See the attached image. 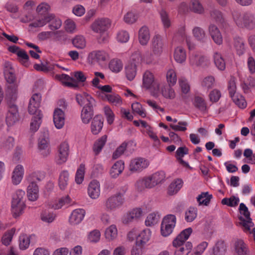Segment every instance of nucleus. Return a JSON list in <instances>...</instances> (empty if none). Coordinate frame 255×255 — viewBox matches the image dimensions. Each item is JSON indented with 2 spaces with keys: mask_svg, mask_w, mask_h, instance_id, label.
I'll return each mask as SVG.
<instances>
[{
  "mask_svg": "<svg viewBox=\"0 0 255 255\" xmlns=\"http://www.w3.org/2000/svg\"><path fill=\"white\" fill-rule=\"evenodd\" d=\"M239 210L241 216L239 217L240 224L242 226V230L247 234L252 233L251 228L254 226V224L250 217V213L247 207L243 203H241Z\"/></svg>",
  "mask_w": 255,
  "mask_h": 255,
  "instance_id": "20e7f679",
  "label": "nucleus"
},
{
  "mask_svg": "<svg viewBox=\"0 0 255 255\" xmlns=\"http://www.w3.org/2000/svg\"><path fill=\"white\" fill-rule=\"evenodd\" d=\"M69 173L67 170L61 171L59 174L58 186L62 190H64L68 184Z\"/></svg>",
  "mask_w": 255,
  "mask_h": 255,
  "instance_id": "e433bc0d",
  "label": "nucleus"
},
{
  "mask_svg": "<svg viewBox=\"0 0 255 255\" xmlns=\"http://www.w3.org/2000/svg\"><path fill=\"white\" fill-rule=\"evenodd\" d=\"M176 218L172 214L167 215L164 217L161 225V234L164 237L170 235L175 226Z\"/></svg>",
  "mask_w": 255,
  "mask_h": 255,
  "instance_id": "423d86ee",
  "label": "nucleus"
},
{
  "mask_svg": "<svg viewBox=\"0 0 255 255\" xmlns=\"http://www.w3.org/2000/svg\"><path fill=\"white\" fill-rule=\"evenodd\" d=\"M234 22L239 27L253 29L255 28V14L251 11H241L234 10L232 11Z\"/></svg>",
  "mask_w": 255,
  "mask_h": 255,
  "instance_id": "f257e3e1",
  "label": "nucleus"
},
{
  "mask_svg": "<svg viewBox=\"0 0 255 255\" xmlns=\"http://www.w3.org/2000/svg\"><path fill=\"white\" fill-rule=\"evenodd\" d=\"M87 192L89 196L92 199H98L101 194L100 182L97 180H92L89 184Z\"/></svg>",
  "mask_w": 255,
  "mask_h": 255,
  "instance_id": "dca6fc26",
  "label": "nucleus"
},
{
  "mask_svg": "<svg viewBox=\"0 0 255 255\" xmlns=\"http://www.w3.org/2000/svg\"><path fill=\"white\" fill-rule=\"evenodd\" d=\"M43 115L41 111H39L36 116H34L30 123V129L31 131L35 132L39 128L42 123Z\"/></svg>",
  "mask_w": 255,
  "mask_h": 255,
  "instance_id": "58836bf2",
  "label": "nucleus"
},
{
  "mask_svg": "<svg viewBox=\"0 0 255 255\" xmlns=\"http://www.w3.org/2000/svg\"><path fill=\"white\" fill-rule=\"evenodd\" d=\"M166 80L170 86H174L177 82V75L175 70L173 69H169L166 73Z\"/></svg>",
  "mask_w": 255,
  "mask_h": 255,
  "instance_id": "13d9d810",
  "label": "nucleus"
},
{
  "mask_svg": "<svg viewBox=\"0 0 255 255\" xmlns=\"http://www.w3.org/2000/svg\"><path fill=\"white\" fill-rule=\"evenodd\" d=\"M71 199L69 196L62 197L58 200H56L52 204V208L58 210L62 207H67L70 204Z\"/></svg>",
  "mask_w": 255,
  "mask_h": 255,
  "instance_id": "c03bdc74",
  "label": "nucleus"
},
{
  "mask_svg": "<svg viewBox=\"0 0 255 255\" xmlns=\"http://www.w3.org/2000/svg\"><path fill=\"white\" fill-rule=\"evenodd\" d=\"M192 34L196 40L201 42H204L206 38L205 31L200 27H194L192 29Z\"/></svg>",
  "mask_w": 255,
  "mask_h": 255,
  "instance_id": "8fccbe9b",
  "label": "nucleus"
},
{
  "mask_svg": "<svg viewBox=\"0 0 255 255\" xmlns=\"http://www.w3.org/2000/svg\"><path fill=\"white\" fill-rule=\"evenodd\" d=\"M234 249L237 255H249L250 254L248 245L242 239H237L235 241Z\"/></svg>",
  "mask_w": 255,
  "mask_h": 255,
  "instance_id": "b1692460",
  "label": "nucleus"
},
{
  "mask_svg": "<svg viewBox=\"0 0 255 255\" xmlns=\"http://www.w3.org/2000/svg\"><path fill=\"white\" fill-rule=\"evenodd\" d=\"M174 58L175 61L182 64L186 60V52L185 49L182 46H177L174 49Z\"/></svg>",
  "mask_w": 255,
  "mask_h": 255,
  "instance_id": "473e14b6",
  "label": "nucleus"
},
{
  "mask_svg": "<svg viewBox=\"0 0 255 255\" xmlns=\"http://www.w3.org/2000/svg\"><path fill=\"white\" fill-rule=\"evenodd\" d=\"M24 202H11V212L13 216L16 218L21 215L25 209Z\"/></svg>",
  "mask_w": 255,
  "mask_h": 255,
  "instance_id": "a19ab883",
  "label": "nucleus"
},
{
  "mask_svg": "<svg viewBox=\"0 0 255 255\" xmlns=\"http://www.w3.org/2000/svg\"><path fill=\"white\" fill-rule=\"evenodd\" d=\"M24 168L21 164L16 165L13 168L11 173V183L14 185L19 184L24 175Z\"/></svg>",
  "mask_w": 255,
  "mask_h": 255,
  "instance_id": "4468645a",
  "label": "nucleus"
},
{
  "mask_svg": "<svg viewBox=\"0 0 255 255\" xmlns=\"http://www.w3.org/2000/svg\"><path fill=\"white\" fill-rule=\"evenodd\" d=\"M135 189L139 191H142L146 188L150 189L154 187L150 176L139 179L135 183Z\"/></svg>",
  "mask_w": 255,
  "mask_h": 255,
  "instance_id": "a878e982",
  "label": "nucleus"
},
{
  "mask_svg": "<svg viewBox=\"0 0 255 255\" xmlns=\"http://www.w3.org/2000/svg\"><path fill=\"white\" fill-rule=\"evenodd\" d=\"M13 144L14 138L9 136L0 143V147L4 150H8L13 147Z\"/></svg>",
  "mask_w": 255,
  "mask_h": 255,
  "instance_id": "774afa93",
  "label": "nucleus"
},
{
  "mask_svg": "<svg viewBox=\"0 0 255 255\" xmlns=\"http://www.w3.org/2000/svg\"><path fill=\"white\" fill-rule=\"evenodd\" d=\"M192 233V229L190 227L183 230L173 241V246H179L185 243V241L189 238Z\"/></svg>",
  "mask_w": 255,
  "mask_h": 255,
  "instance_id": "5701e85b",
  "label": "nucleus"
},
{
  "mask_svg": "<svg viewBox=\"0 0 255 255\" xmlns=\"http://www.w3.org/2000/svg\"><path fill=\"white\" fill-rule=\"evenodd\" d=\"M138 18L137 14L133 11L128 12L124 16V21L129 24L135 23Z\"/></svg>",
  "mask_w": 255,
  "mask_h": 255,
  "instance_id": "69168bd1",
  "label": "nucleus"
},
{
  "mask_svg": "<svg viewBox=\"0 0 255 255\" xmlns=\"http://www.w3.org/2000/svg\"><path fill=\"white\" fill-rule=\"evenodd\" d=\"M150 34L149 28L146 26H142L138 31V39L139 43L142 46H145L148 43Z\"/></svg>",
  "mask_w": 255,
  "mask_h": 255,
  "instance_id": "c85d7f7f",
  "label": "nucleus"
},
{
  "mask_svg": "<svg viewBox=\"0 0 255 255\" xmlns=\"http://www.w3.org/2000/svg\"><path fill=\"white\" fill-rule=\"evenodd\" d=\"M86 212L83 209H76L71 213L69 218V222L71 225L79 224L84 219Z\"/></svg>",
  "mask_w": 255,
  "mask_h": 255,
  "instance_id": "f3484780",
  "label": "nucleus"
},
{
  "mask_svg": "<svg viewBox=\"0 0 255 255\" xmlns=\"http://www.w3.org/2000/svg\"><path fill=\"white\" fill-rule=\"evenodd\" d=\"M159 13L163 28H169L172 25V21L169 13L164 9L160 10Z\"/></svg>",
  "mask_w": 255,
  "mask_h": 255,
  "instance_id": "f704fd0d",
  "label": "nucleus"
},
{
  "mask_svg": "<svg viewBox=\"0 0 255 255\" xmlns=\"http://www.w3.org/2000/svg\"><path fill=\"white\" fill-rule=\"evenodd\" d=\"M76 100L80 106L84 107H91L93 108L95 104V100L87 93L78 94L76 96Z\"/></svg>",
  "mask_w": 255,
  "mask_h": 255,
  "instance_id": "412c9836",
  "label": "nucleus"
},
{
  "mask_svg": "<svg viewBox=\"0 0 255 255\" xmlns=\"http://www.w3.org/2000/svg\"><path fill=\"white\" fill-rule=\"evenodd\" d=\"M136 65L135 63H128L125 66L126 77L129 81L132 80L136 74Z\"/></svg>",
  "mask_w": 255,
  "mask_h": 255,
  "instance_id": "de8ad7c7",
  "label": "nucleus"
},
{
  "mask_svg": "<svg viewBox=\"0 0 255 255\" xmlns=\"http://www.w3.org/2000/svg\"><path fill=\"white\" fill-rule=\"evenodd\" d=\"M143 215L142 210L140 208L133 209L129 212L123 218V223L128 224L140 219Z\"/></svg>",
  "mask_w": 255,
  "mask_h": 255,
  "instance_id": "a211bd4d",
  "label": "nucleus"
},
{
  "mask_svg": "<svg viewBox=\"0 0 255 255\" xmlns=\"http://www.w3.org/2000/svg\"><path fill=\"white\" fill-rule=\"evenodd\" d=\"M85 170V165L83 163L80 164L75 176V181L76 184L80 185L82 183L84 179Z\"/></svg>",
  "mask_w": 255,
  "mask_h": 255,
  "instance_id": "49530a36",
  "label": "nucleus"
},
{
  "mask_svg": "<svg viewBox=\"0 0 255 255\" xmlns=\"http://www.w3.org/2000/svg\"><path fill=\"white\" fill-rule=\"evenodd\" d=\"M44 177V175L42 172L39 171L33 172L29 174L27 177L26 180L30 183L31 182H34L35 181H41Z\"/></svg>",
  "mask_w": 255,
  "mask_h": 255,
  "instance_id": "338daca9",
  "label": "nucleus"
},
{
  "mask_svg": "<svg viewBox=\"0 0 255 255\" xmlns=\"http://www.w3.org/2000/svg\"><path fill=\"white\" fill-rule=\"evenodd\" d=\"M198 210L193 207H189L185 212V220L187 222H193L197 217Z\"/></svg>",
  "mask_w": 255,
  "mask_h": 255,
  "instance_id": "3c124183",
  "label": "nucleus"
},
{
  "mask_svg": "<svg viewBox=\"0 0 255 255\" xmlns=\"http://www.w3.org/2000/svg\"><path fill=\"white\" fill-rule=\"evenodd\" d=\"M161 82L154 77V74L149 70H146L142 75V86L150 90L151 94L157 96L159 93Z\"/></svg>",
  "mask_w": 255,
  "mask_h": 255,
  "instance_id": "7ed1b4c3",
  "label": "nucleus"
},
{
  "mask_svg": "<svg viewBox=\"0 0 255 255\" xmlns=\"http://www.w3.org/2000/svg\"><path fill=\"white\" fill-rule=\"evenodd\" d=\"M227 252V246L223 241H219L216 243L212 249L208 251L207 254L210 255H225Z\"/></svg>",
  "mask_w": 255,
  "mask_h": 255,
  "instance_id": "4be33fe9",
  "label": "nucleus"
},
{
  "mask_svg": "<svg viewBox=\"0 0 255 255\" xmlns=\"http://www.w3.org/2000/svg\"><path fill=\"white\" fill-rule=\"evenodd\" d=\"M189 8L191 11L198 14H202L204 12V7L198 0H191Z\"/></svg>",
  "mask_w": 255,
  "mask_h": 255,
  "instance_id": "09e8293b",
  "label": "nucleus"
},
{
  "mask_svg": "<svg viewBox=\"0 0 255 255\" xmlns=\"http://www.w3.org/2000/svg\"><path fill=\"white\" fill-rule=\"evenodd\" d=\"M105 236L108 241H113L118 237V229L115 225H112L108 227L105 232Z\"/></svg>",
  "mask_w": 255,
  "mask_h": 255,
  "instance_id": "79ce46f5",
  "label": "nucleus"
},
{
  "mask_svg": "<svg viewBox=\"0 0 255 255\" xmlns=\"http://www.w3.org/2000/svg\"><path fill=\"white\" fill-rule=\"evenodd\" d=\"M27 196L29 200L35 201L39 197V188L34 182H31L27 188Z\"/></svg>",
  "mask_w": 255,
  "mask_h": 255,
  "instance_id": "bb28decb",
  "label": "nucleus"
},
{
  "mask_svg": "<svg viewBox=\"0 0 255 255\" xmlns=\"http://www.w3.org/2000/svg\"><path fill=\"white\" fill-rule=\"evenodd\" d=\"M169 84L167 85L165 83L162 84L160 87L159 92L161 93L162 96L168 99H173L176 97V94L173 88Z\"/></svg>",
  "mask_w": 255,
  "mask_h": 255,
  "instance_id": "c756f323",
  "label": "nucleus"
},
{
  "mask_svg": "<svg viewBox=\"0 0 255 255\" xmlns=\"http://www.w3.org/2000/svg\"><path fill=\"white\" fill-rule=\"evenodd\" d=\"M53 117L55 127L58 129L62 128L65 124L64 112L61 109L56 108L53 112Z\"/></svg>",
  "mask_w": 255,
  "mask_h": 255,
  "instance_id": "6ab92c4d",
  "label": "nucleus"
},
{
  "mask_svg": "<svg viewBox=\"0 0 255 255\" xmlns=\"http://www.w3.org/2000/svg\"><path fill=\"white\" fill-rule=\"evenodd\" d=\"M189 64L193 67H204L209 64L208 60L198 53H192L189 57Z\"/></svg>",
  "mask_w": 255,
  "mask_h": 255,
  "instance_id": "ddd939ff",
  "label": "nucleus"
},
{
  "mask_svg": "<svg viewBox=\"0 0 255 255\" xmlns=\"http://www.w3.org/2000/svg\"><path fill=\"white\" fill-rule=\"evenodd\" d=\"M49 28L52 31L59 29L62 25V21L58 17L52 14L48 15Z\"/></svg>",
  "mask_w": 255,
  "mask_h": 255,
  "instance_id": "37998d69",
  "label": "nucleus"
},
{
  "mask_svg": "<svg viewBox=\"0 0 255 255\" xmlns=\"http://www.w3.org/2000/svg\"><path fill=\"white\" fill-rule=\"evenodd\" d=\"M123 63L122 61L118 59H113L109 63L110 69L115 73H118L123 69Z\"/></svg>",
  "mask_w": 255,
  "mask_h": 255,
  "instance_id": "bf43d9fd",
  "label": "nucleus"
},
{
  "mask_svg": "<svg viewBox=\"0 0 255 255\" xmlns=\"http://www.w3.org/2000/svg\"><path fill=\"white\" fill-rule=\"evenodd\" d=\"M151 235V231L148 229L142 230L137 235L135 243L138 246H145L149 242Z\"/></svg>",
  "mask_w": 255,
  "mask_h": 255,
  "instance_id": "393cba45",
  "label": "nucleus"
},
{
  "mask_svg": "<svg viewBox=\"0 0 255 255\" xmlns=\"http://www.w3.org/2000/svg\"><path fill=\"white\" fill-rule=\"evenodd\" d=\"M125 168L124 161H117L112 166L110 170V175L113 178L117 177L123 171Z\"/></svg>",
  "mask_w": 255,
  "mask_h": 255,
  "instance_id": "c9c22d12",
  "label": "nucleus"
},
{
  "mask_svg": "<svg viewBox=\"0 0 255 255\" xmlns=\"http://www.w3.org/2000/svg\"><path fill=\"white\" fill-rule=\"evenodd\" d=\"M103 126V119L101 116H96L91 123V129L94 134H98L102 129Z\"/></svg>",
  "mask_w": 255,
  "mask_h": 255,
  "instance_id": "2f4dec72",
  "label": "nucleus"
},
{
  "mask_svg": "<svg viewBox=\"0 0 255 255\" xmlns=\"http://www.w3.org/2000/svg\"><path fill=\"white\" fill-rule=\"evenodd\" d=\"M173 247L176 248L174 255H188L193 248L192 244L190 242H187L182 245Z\"/></svg>",
  "mask_w": 255,
  "mask_h": 255,
  "instance_id": "7c9ffc66",
  "label": "nucleus"
},
{
  "mask_svg": "<svg viewBox=\"0 0 255 255\" xmlns=\"http://www.w3.org/2000/svg\"><path fill=\"white\" fill-rule=\"evenodd\" d=\"M124 202L123 194L117 193L107 198L104 202V206L106 211L111 212L119 208Z\"/></svg>",
  "mask_w": 255,
  "mask_h": 255,
  "instance_id": "39448f33",
  "label": "nucleus"
},
{
  "mask_svg": "<svg viewBox=\"0 0 255 255\" xmlns=\"http://www.w3.org/2000/svg\"><path fill=\"white\" fill-rule=\"evenodd\" d=\"M110 59L109 54L105 50H94L90 52L87 57L88 62L91 64H102Z\"/></svg>",
  "mask_w": 255,
  "mask_h": 255,
  "instance_id": "6e6552de",
  "label": "nucleus"
},
{
  "mask_svg": "<svg viewBox=\"0 0 255 255\" xmlns=\"http://www.w3.org/2000/svg\"><path fill=\"white\" fill-rule=\"evenodd\" d=\"M159 215L155 213L149 214L146 217L145 221V224L146 226H152L156 225L159 221Z\"/></svg>",
  "mask_w": 255,
  "mask_h": 255,
  "instance_id": "052dcab7",
  "label": "nucleus"
},
{
  "mask_svg": "<svg viewBox=\"0 0 255 255\" xmlns=\"http://www.w3.org/2000/svg\"><path fill=\"white\" fill-rule=\"evenodd\" d=\"M4 74L6 81L9 83H13L15 80L14 70L10 62L5 61L3 64Z\"/></svg>",
  "mask_w": 255,
  "mask_h": 255,
  "instance_id": "cd10ccee",
  "label": "nucleus"
},
{
  "mask_svg": "<svg viewBox=\"0 0 255 255\" xmlns=\"http://www.w3.org/2000/svg\"><path fill=\"white\" fill-rule=\"evenodd\" d=\"M107 140V135H104L98 138L94 143L93 150L95 155H98L102 151Z\"/></svg>",
  "mask_w": 255,
  "mask_h": 255,
  "instance_id": "ea45409f",
  "label": "nucleus"
},
{
  "mask_svg": "<svg viewBox=\"0 0 255 255\" xmlns=\"http://www.w3.org/2000/svg\"><path fill=\"white\" fill-rule=\"evenodd\" d=\"M209 33L214 42L221 45L223 43V36L218 27L214 24H211L208 27Z\"/></svg>",
  "mask_w": 255,
  "mask_h": 255,
  "instance_id": "aec40b11",
  "label": "nucleus"
},
{
  "mask_svg": "<svg viewBox=\"0 0 255 255\" xmlns=\"http://www.w3.org/2000/svg\"><path fill=\"white\" fill-rule=\"evenodd\" d=\"M164 46L162 37L159 34L154 35L150 42V48L154 55L160 56L164 50Z\"/></svg>",
  "mask_w": 255,
  "mask_h": 255,
  "instance_id": "9b49d317",
  "label": "nucleus"
},
{
  "mask_svg": "<svg viewBox=\"0 0 255 255\" xmlns=\"http://www.w3.org/2000/svg\"><path fill=\"white\" fill-rule=\"evenodd\" d=\"M70 153V147L68 142H61L58 147L57 152L55 157V162L58 165L65 163Z\"/></svg>",
  "mask_w": 255,
  "mask_h": 255,
  "instance_id": "0eeeda50",
  "label": "nucleus"
},
{
  "mask_svg": "<svg viewBox=\"0 0 255 255\" xmlns=\"http://www.w3.org/2000/svg\"><path fill=\"white\" fill-rule=\"evenodd\" d=\"M212 198V195L208 192H202L197 197V201L199 205L207 206Z\"/></svg>",
  "mask_w": 255,
  "mask_h": 255,
  "instance_id": "603ef678",
  "label": "nucleus"
},
{
  "mask_svg": "<svg viewBox=\"0 0 255 255\" xmlns=\"http://www.w3.org/2000/svg\"><path fill=\"white\" fill-rule=\"evenodd\" d=\"M19 120V114L17 107L12 104L9 106L5 117V121L8 127L13 126Z\"/></svg>",
  "mask_w": 255,
  "mask_h": 255,
  "instance_id": "f8f14e48",
  "label": "nucleus"
},
{
  "mask_svg": "<svg viewBox=\"0 0 255 255\" xmlns=\"http://www.w3.org/2000/svg\"><path fill=\"white\" fill-rule=\"evenodd\" d=\"M72 44L78 49H84L86 46V39L83 35H76L72 40Z\"/></svg>",
  "mask_w": 255,
  "mask_h": 255,
  "instance_id": "864d4df0",
  "label": "nucleus"
},
{
  "mask_svg": "<svg viewBox=\"0 0 255 255\" xmlns=\"http://www.w3.org/2000/svg\"><path fill=\"white\" fill-rule=\"evenodd\" d=\"M149 176L154 187L162 183L165 181L166 178L165 173L163 171H157Z\"/></svg>",
  "mask_w": 255,
  "mask_h": 255,
  "instance_id": "a18cd8bd",
  "label": "nucleus"
},
{
  "mask_svg": "<svg viewBox=\"0 0 255 255\" xmlns=\"http://www.w3.org/2000/svg\"><path fill=\"white\" fill-rule=\"evenodd\" d=\"M30 236L27 235H22L19 238V247L21 250L27 249L30 245Z\"/></svg>",
  "mask_w": 255,
  "mask_h": 255,
  "instance_id": "4d7b16f0",
  "label": "nucleus"
},
{
  "mask_svg": "<svg viewBox=\"0 0 255 255\" xmlns=\"http://www.w3.org/2000/svg\"><path fill=\"white\" fill-rule=\"evenodd\" d=\"M18 61L25 67H28L30 62L29 61V56L26 51L22 49L20 52L17 53Z\"/></svg>",
  "mask_w": 255,
  "mask_h": 255,
  "instance_id": "680f3d73",
  "label": "nucleus"
},
{
  "mask_svg": "<svg viewBox=\"0 0 255 255\" xmlns=\"http://www.w3.org/2000/svg\"><path fill=\"white\" fill-rule=\"evenodd\" d=\"M106 97L109 103L115 106H120L123 103L121 97L117 94H107Z\"/></svg>",
  "mask_w": 255,
  "mask_h": 255,
  "instance_id": "6e6d98bb",
  "label": "nucleus"
},
{
  "mask_svg": "<svg viewBox=\"0 0 255 255\" xmlns=\"http://www.w3.org/2000/svg\"><path fill=\"white\" fill-rule=\"evenodd\" d=\"M93 116V108L90 107H84L81 114L82 121L85 124H88Z\"/></svg>",
  "mask_w": 255,
  "mask_h": 255,
  "instance_id": "4c0bfd02",
  "label": "nucleus"
},
{
  "mask_svg": "<svg viewBox=\"0 0 255 255\" xmlns=\"http://www.w3.org/2000/svg\"><path fill=\"white\" fill-rule=\"evenodd\" d=\"M41 101V96L39 93H35L32 95L30 99L28 111L30 114H36L39 111L38 108L40 107Z\"/></svg>",
  "mask_w": 255,
  "mask_h": 255,
  "instance_id": "2eb2a0df",
  "label": "nucleus"
},
{
  "mask_svg": "<svg viewBox=\"0 0 255 255\" xmlns=\"http://www.w3.org/2000/svg\"><path fill=\"white\" fill-rule=\"evenodd\" d=\"M235 104L241 109H244L247 106V103L244 97L240 94L235 95L232 98Z\"/></svg>",
  "mask_w": 255,
  "mask_h": 255,
  "instance_id": "0e129e2a",
  "label": "nucleus"
},
{
  "mask_svg": "<svg viewBox=\"0 0 255 255\" xmlns=\"http://www.w3.org/2000/svg\"><path fill=\"white\" fill-rule=\"evenodd\" d=\"M215 64L220 70H224L226 67L224 59L221 54L219 52H215L213 55Z\"/></svg>",
  "mask_w": 255,
  "mask_h": 255,
  "instance_id": "5fc2aeb1",
  "label": "nucleus"
},
{
  "mask_svg": "<svg viewBox=\"0 0 255 255\" xmlns=\"http://www.w3.org/2000/svg\"><path fill=\"white\" fill-rule=\"evenodd\" d=\"M149 165L148 160L142 157H137L131 160L129 170L132 173H139L146 168Z\"/></svg>",
  "mask_w": 255,
  "mask_h": 255,
  "instance_id": "9d476101",
  "label": "nucleus"
},
{
  "mask_svg": "<svg viewBox=\"0 0 255 255\" xmlns=\"http://www.w3.org/2000/svg\"><path fill=\"white\" fill-rule=\"evenodd\" d=\"M49 143L48 132L47 130H45L39 136L38 143L39 152L43 157H46L50 153Z\"/></svg>",
  "mask_w": 255,
  "mask_h": 255,
  "instance_id": "1a4fd4ad",
  "label": "nucleus"
},
{
  "mask_svg": "<svg viewBox=\"0 0 255 255\" xmlns=\"http://www.w3.org/2000/svg\"><path fill=\"white\" fill-rule=\"evenodd\" d=\"M56 77L61 80L65 81V85L71 87H77V84L74 81L73 78L70 77L69 75L65 74L56 75Z\"/></svg>",
  "mask_w": 255,
  "mask_h": 255,
  "instance_id": "e2e57ef3",
  "label": "nucleus"
},
{
  "mask_svg": "<svg viewBox=\"0 0 255 255\" xmlns=\"http://www.w3.org/2000/svg\"><path fill=\"white\" fill-rule=\"evenodd\" d=\"M183 182L181 179H176L171 183L167 189V194L169 195L176 194L182 188Z\"/></svg>",
  "mask_w": 255,
  "mask_h": 255,
  "instance_id": "72a5a7b5",
  "label": "nucleus"
},
{
  "mask_svg": "<svg viewBox=\"0 0 255 255\" xmlns=\"http://www.w3.org/2000/svg\"><path fill=\"white\" fill-rule=\"evenodd\" d=\"M111 24V20L106 17L98 18L91 24L92 30L100 34L98 40L100 43H105L108 41L109 36L107 31Z\"/></svg>",
  "mask_w": 255,
  "mask_h": 255,
  "instance_id": "f03ea898",
  "label": "nucleus"
}]
</instances>
